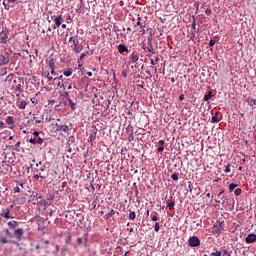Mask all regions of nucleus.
I'll use <instances>...</instances> for the list:
<instances>
[{"mask_svg": "<svg viewBox=\"0 0 256 256\" xmlns=\"http://www.w3.org/2000/svg\"><path fill=\"white\" fill-rule=\"evenodd\" d=\"M42 248L45 249V253L47 254H58L60 251V246L55 243H51L49 240H44V243L42 244Z\"/></svg>", "mask_w": 256, "mask_h": 256, "instance_id": "obj_1", "label": "nucleus"}, {"mask_svg": "<svg viewBox=\"0 0 256 256\" xmlns=\"http://www.w3.org/2000/svg\"><path fill=\"white\" fill-rule=\"evenodd\" d=\"M224 221L222 219H218L212 228L213 234L221 235L224 230Z\"/></svg>", "mask_w": 256, "mask_h": 256, "instance_id": "obj_2", "label": "nucleus"}, {"mask_svg": "<svg viewBox=\"0 0 256 256\" xmlns=\"http://www.w3.org/2000/svg\"><path fill=\"white\" fill-rule=\"evenodd\" d=\"M6 85H8V87L11 90H15L16 91V86H17V78L13 77V75H8L6 80H5Z\"/></svg>", "mask_w": 256, "mask_h": 256, "instance_id": "obj_3", "label": "nucleus"}, {"mask_svg": "<svg viewBox=\"0 0 256 256\" xmlns=\"http://www.w3.org/2000/svg\"><path fill=\"white\" fill-rule=\"evenodd\" d=\"M0 216H2L3 218H6V219H15V216H13V214H11L10 208H3L2 212L0 213Z\"/></svg>", "mask_w": 256, "mask_h": 256, "instance_id": "obj_4", "label": "nucleus"}, {"mask_svg": "<svg viewBox=\"0 0 256 256\" xmlns=\"http://www.w3.org/2000/svg\"><path fill=\"white\" fill-rule=\"evenodd\" d=\"M17 0H4L3 6L6 11H10L12 7H15Z\"/></svg>", "mask_w": 256, "mask_h": 256, "instance_id": "obj_5", "label": "nucleus"}, {"mask_svg": "<svg viewBox=\"0 0 256 256\" xmlns=\"http://www.w3.org/2000/svg\"><path fill=\"white\" fill-rule=\"evenodd\" d=\"M81 50H83V45L80 43V40L78 39V37L74 38V48L73 51L75 53H80Z\"/></svg>", "mask_w": 256, "mask_h": 256, "instance_id": "obj_6", "label": "nucleus"}, {"mask_svg": "<svg viewBox=\"0 0 256 256\" xmlns=\"http://www.w3.org/2000/svg\"><path fill=\"white\" fill-rule=\"evenodd\" d=\"M189 245L192 248H198L201 245V241L199 240L198 237H190L189 238Z\"/></svg>", "mask_w": 256, "mask_h": 256, "instance_id": "obj_7", "label": "nucleus"}, {"mask_svg": "<svg viewBox=\"0 0 256 256\" xmlns=\"http://www.w3.org/2000/svg\"><path fill=\"white\" fill-rule=\"evenodd\" d=\"M6 125H8L9 128H14L15 127V118L13 116H7Z\"/></svg>", "mask_w": 256, "mask_h": 256, "instance_id": "obj_8", "label": "nucleus"}, {"mask_svg": "<svg viewBox=\"0 0 256 256\" xmlns=\"http://www.w3.org/2000/svg\"><path fill=\"white\" fill-rule=\"evenodd\" d=\"M48 66L50 67V73L54 75L56 69L55 59H49Z\"/></svg>", "mask_w": 256, "mask_h": 256, "instance_id": "obj_9", "label": "nucleus"}, {"mask_svg": "<svg viewBox=\"0 0 256 256\" xmlns=\"http://www.w3.org/2000/svg\"><path fill=\"white\" fill-rule=\"evenodd\" d=\"M9 61H10L9 53H5L4 55H1V66H4L5 64H8Z\"/></svg>", "mask_w": 256, "mask_h": 256, "instance_id": "obj_10", "label": "nucleus"}, {"mask_svg": "<svg viewBox=\"0 0 256 256\" xmlns=\"http://www.w3.org/2000/svg\"><path fill=\"white\" fill-rule=\"evenodd\" d=\"M129 58H130L131 63L135 64L140 59V56H139L138 52H133V53H131Z\"/></svg>", "mask_w": 256, "mask_h": 256, "instance_id": "obj_11", "label": "nucleus"}, {"mask_svg": "<svg viewBox=\"0 0 256 256\" xmlns=\"http://www.w3.org/2000/svg\"><path fill=\"white\" fill-rule=\"evenodd\" d=\"M256 241V233H249L248 237H246V243L251 244Z\"/></svg>", "mask_w": 256, "mask_h": 256, "instance_id": "obj_12", "label": "nucleus"}, {"mask_svg": "<svg viewBox=\"0 0 256 256\" xmlns=\"http://www.w3.org/2000/svg\"><path fill=\"white\" fill-rule=\"evenodd\" d=\"M7 40H8L7 32H5V31L0 32V43L1 44H7Z\"/></svg>", "mask_w": 256, "mask_h": 256, "instance_id": "obj_13", "label": "nucleus"}, {"mask_svg": "<svg viewBox=\"0 0 256 256\" xmlns=\"http://www.w3.org/2000/svg\"><path fill=\"white\" fill-rule=\"evenodd\" d=\"M54 22L56 23V27L59 28V26L63 23V15H58V17H54Z\"/></svg>", "mask_w": 256, "mask_h": 256, "instance_id": "obj_14", "label": "nucleus"}, {"mask_svg": "<svg viewBox=\"0 0 256 256\" xmlns=\"http://www.w3.org/2000/svg\"><path fill=\"white\" fill-rule=\"evenodd\" d=\"M141 17H138V21L136 23V26H140V33L145 34L146 33V26L141 23Z\"/></svg>", "mask_w": 256, "mask_h": 256, "instance_id": "obj_15", "label": "nucleus"}, {"mask_svg": "<svg viewBox=\"0 0 256 256\" xmlns=\"http://www.w3.org/2000/svg\"><path fill=\"white\" fill-rule=\"evenodd\" d=\"M118 52L119 53H128L129 52V50H128V47H126V45L125 44H119L118 45Z\"/></svg>", "mask_w": 256, "mask_h": 256, "instance_id": "obj_16", "label": "nucleus"}, {"mask_svg": "<svg viewBox=\"0 0 256 256\" xmlns=\"http://www.w3.org/2000/svg\"><path fill=\"white\" fill-rule=\"evenodd\" d=\"M88 134L90 135V142H95L97 139V131H89Z\"/></svg>", "mask_w": 256, "mask_h": 256, "instance_id": "obj_17", "label": "nucleus"}, {"mask_svg": "<svg viewBox=\"0 0 256 256\" xmlns=\"http://www.w3.org/2000/svg\"><path fill=\"white\" fill-rule=\"evenodd\" d=\"M114 215H116V211L112 209L109 211V213H106L104 215V219H111L113 218Z\"/></svg>", "mask_w": 256, "mask_h": 256, "instance_id": "obj_18", "label": "nucleus"}, {"mask_svg": "<svg viewBox=\"0 0 256 256\" xmlns=\"http://www.w3.org/2000/svg\"><path fill=\"white\" fill-rule=\"evenodd\" d=\"M16 91H19V93L23 91L20 78H17V81H16Z\"/></svg>", "mask_w": 256, "mask_h": 256, "instance_id": "obj_19", "label": "nucleus"}, {"mask_svg": "<svg viewBox=\"0 0 256 256\" xmlns=\"http://www.w3.org/2000/svg\"><path fill=\"white\" fill-rule=\"evenodd\" d=\"M27 107V101L26 100H21L20 103L18 104V109H26Z\"/></svg>", "mask_w": 256, "mask_h": 256, "instance_id": "obj_20", "label": "nucleus"}, {"mask_svg": "<svg viewBox=\"0 0 256 256\" xmlns=\"http://www.w3.org/2000/svg\"><path fill=\"white\" fill-rule=\"evenodd\" d=\"M71 243H72V233H68V235L66 236L65 244L71 245Z\"/></svg>", "mask_w": 256, "mask_h": 256, "instance_id": "obj_21", "label": "nucleus"}, {"mask_svg": "<svg viewBox=\"0 0 256 256\" xmlns=\"http://www.w3.org/2000/svg\"><path fill=\"white\" fill-rule=\"evenodd\" d=\"M33 134L36 136V143L42 144L43 143V138L39 137V132L35 131Z\"/></svg>", "mask_w": 256, "mask_h": 256, "instance_id": "obj_22", "label": "nucleus"}, {"mask_svg": "<svg viewBox=\"0 0 256 256\" xmlns=\"http://www.w3.org/2000/svg\"><path fill=\"white\" fill-rule=\"evenodd\" d=\"M7 225L9 227H11V229H15V227L18 226V222L17 221H9V222H7Z\"/></svg>", "mask_w": 256, "mask_h": 256, "instance_id": "obj_23", "label": "nucleus"}, {"mask_svg": "<svg viewBox=\"0 0 256 256\" xmlns=\"http://www.w3.org/2000/svg\"><path fill=\"white\" fill-rule=\"evenodd\" d=\"M212 96H213L212 91H208V93L205 94V96L203 97V100L209 101V99H212Z\"/></svg>", "mask_w": 256, "mask_h": 256, "instance_id": "obj_24", "label": "nucleus"}, {"mask_svg": "<svg viewBox=\"0 0 256 256\" xmlns=\"http://www.w3.org/2000/svg\"><path fill=\"white\" fill-rule=\"evenodd\" d=\"M68 102H69V106H70V108L72 109V110H76V104H75V102H73V100L72 99H68Z\"/></svg>", "mask_w": 256, "mask_h": 256, "instance_id": "obj_25", "label": "nucleus"}, {"mask_svg": "<svg viewBox=\"0 0 256 256\" xmlns=\"http://www.w3.org/2000/svg\"><path fill=\"white\" fill-rule=\"evenodd\" d=\"M63 74H64L66 77H70V75L73 74V69L64 70Z\"/></svg>", "mask_w": 256, "mask_h": 256, "instance_id": "obj_26", "label": "nucleus"}, {"mask_svg": "<svg viewBox=\"0 0 256 256\" xmlns=\"http://www.w3.org/2000/svg\"><path fill=\"white\" fill-rule=\"evenodd\" d=\"M34 178L35 180H39V178H47V176L45 175H42V173L40 172H37L35 175H34Z\"/></svg>", "mask_w": 256, "mask_h": 256, "instance_id": "obj_27", "label": "nucleus"}, {"mask_svg": "<svg viewBox=\"0 0 256 256\" xmlns=\"http://www.w3.org/2000/svg\"><path fill=\"white\" fill-rule=\"evenodd\" d=\"M129 218H130L131 220H134L135 218H137L136 212H135V211H130V213H129Z\"/></svg>", "mask_w": 256, "mask_h": 256, "instance_id": "obj_28", "label": "nucleus"}, {"mask_svg": "<svg viewBox=\"0 0 256 256\" xmlns=\"http://www.w3.org/2000/svg\"><path fill=\"white\" fill-rule=\"evenodd\" d=\"M49 75H50L49 70H44V71L42 72V76H43L45 79H48V80H49Z\"/></svg>", "mask_w": 256, "mask_h": 256, "instance_id": "obj_29", "label": "nucleus"}, {"mask_svg": "<svg viewBox=\"0 0 256 256\" xmlns=\"http://www.w3.org/2000/svg\"><path fill=\"white\" fill-rule=\"evenodd\" d=\"M238 184H235V183H231L229 184V191L230 193H232L233 189L237 188Z\"/></svg>", "mask_w": 256, "mask_h": 256, "instance_id": "obj_30", "label": "nucleus"}, {"mask_svg": "<svg viewBox=\"0 0 256 256\" xmlns=\"http://www.w3.org/2000/svg\"><path fill=\"white\" fill-rule=\"evenodd\" d=\"M248 104L249 105H256V99H253L252 97L248 98Z\"/></svg>", "mask_w": 256, "mask_h": 256, "instance_id": "obj_31", "label": "nucleus"}, {"mask_svg": "<svg viewBox=\"0 0 256 256\" xmlns=\"http://www.w3.org/2000/svg\"><path fill=\"white\" fill-rule=\"evenodd\" d=\"M171 178H172L173 181H178L179 180L178 173H172Z\"/></svg>", "mask_w": 256, "mask_h": 256, "instance_id": "obj_32", "label": "nucleus"}, {"mask_svg": "<svg viewBox=\"0 0 256 256\" xmlns=\"http://www.w3.org/2000/svg\"><path fill=\"white\" fill-rule=\"evenodd\" d=\"M15 234L18 235V237H22L23 235V229H16Z\"/></svg>", "mask_w": 256, "mask_h": 256, "instance_id": "obj_33", "label": "nucleus"}, {"mask_svg": "<svg viewBox=\"0 0 256 256\" xmlns=\"http://www.w3.org/2000/svg\"><path fill=\"white\" fill-rule=\"evenodd\" d=\"M234 194H235V196H241V194H242V189H241V188L235 189Z\"/></svg>", "mask_w": 256, "mask_h": 256, "instance_id": "obj_34", "label": "nucleus"}, {"mask_svg": "<svg viewBox=\"0 0 256 256\" xmlns=\"http://www.w3.org/2000/svg\"><path fill=\"white\" fill-rule=\"evenodd\" d=\"M160 229H161V226H160L159 222H155V226H154L155 232H159Z\"/></svg>", "mask_w": 256, "mask_h": 256, "instance_id": "obj_35", "label": "nucleus"}, {"mask_svg": "<svg viewBox=\"0 0 256 256\" xmlns=\"http://www.w3.org/2000/svg\"><path fill=\"white\" fill-rule=\"evenodd\" d=\"M210 256H222L221 251L211 252Z\"/></svg>", "mask_w": 256, "mask_h": 256, "instance_id": "obj_36", "label": "nucleus"}, {"mask_svg": "<svg viewBox=\"0 0 256 256\" xmlns=\"http://www.w3.org/2000/svg\"><path fill=\"white\" fill-rule=\"evenodd\" d=\"M174 207H175V202H170V203L168 204L169 210H174Z\"/></svg>", "mask_w": 256, "mask_h": 256, "instance_id": "obj_37", "label": "nucleus"}, {"mask_svg": "<svg viewBox=\"0 0 256 256\" xmlns=\"http://www.w3.org/2000/svg\"><path fill=\"white\" fill-rule=\"evenodd\" d=\"M147 50L149 53H152V55L155 53V50L152 45H150V47H147Z\"/></svg>", "mask_w": 256, "mask_h": 256, "instance_id": "obj_38", "label": "nucleus"}, {"mask_svg": "<svg viewBox=\"0 0 256 256\" xmlns=\"http://www.w3.org/2000/svg\"><path fill=\"white\" fill-rule=\"evenodd\" d=\"M218 113L215 114V116H212V120L214 121V123H218L219 118H218Z\"/></svg>", "mask_w": 256, "mask_h": 256, "instance_id": "obj_39", "label": "nucleus"}, {"mask_svg": "<svg viewBox=\"0 0 256 256\" xmlns=\"http://www.w3.org/2000/svg\"><path fill=\"white\" fill-rule=\"evenodd\" d=\"M48 22H55V15L48 16Z\"/></svg>", "mask_w": 256, "mask_h": 256, "instance_id": "obj_40", "label": "nucleus"}, {"mask_svg": "<svg viewBox=\"0 0 256 256\" xmlns=\"http://www.w3.org/2000/svg\"><path fill=\"white\" fill-rule=\"evenodd\" d=\"M9 134V131H4V132H1L0 136L3 138V139H6V135Z\"/></svg>", "mask_w": 256, "mask_h": 256, "instance_id": "obj_41", "label": "nucleus"}, {"mask_svg": "<svg viewBox=\"0 0 256 256\" xmlns=\"http://www.w3.org/2000/svg\"><path fill=\"white\" fill-rule=\"evenodd\" d=\"M224 172H226V173L231 172L230 164H228V165L225 166Z\"/></svg>", "mask_w": 256, "mask_h": 256, "instance_id": "obj_42", "label": "nucleus"}, {"mask_svg": "<svg viewBox=\"0 0 256 256\" xmlns=\"http://www.w3.org/2000/svg\"><path fill=\"white\" fill-rule=\"evenodd\" d=\"M30 143L35 144L37 143V136L35 135L34 138H30Z\"/></svg>", "mask_w": 256, "mask_h": 256, "instance_id": "obj_43", "label": "nucleus"}, {"mask_svg": "<svg viewBox=\"0 0 256 256\" xmlns=\"http://www.w3.org/2000/svg\"><path fill=\"white\" fill-rule=\"evenodd\" d=\"M83 243V238L79 237L77 238V245H82Z\"/></svg>", "mask_w": 256, "mask_h": 256, "instance_id": "obj_44", "label": "nucleus"}, {"mask_svg": "<svg viewBox=\"0 0 256 256\" xmlns=\"http://www.w3.org/2000/svg\"><path fill=\"white\" fill-rule=\"evenodd\" d=\"M13 191H14V193H20L21 189L19 188V186H15Z\"/></svg>", "mask_w": 256, "mask_h": 256, "instance_id": "obj_45", "label": "nucleus"}, {"mask_svg": "<svg viewBox=\"0 0 256 256\" xmlns=\"http://www.w3.org/2000/svg\"><path fill=\"white\" fill-rule=\"evenodd\" d=\"M209 45H210V47H214V45H215V40H214V39H211V40L209 41Z\"/></svg>", "mask_w": 256, "mask_h": 256, "instance_id": "obj_46", "label": "nucleus"}, {"mask_svg": "<svg viewBox=\"0 0 256 256\" xmlns=\"http://www.w3.org/2000/svg\"><path fill=\"white\" fill-rule=\"evenodd\" d=\"M0 243H2L3 245H6L8 243V241L6 240V238H2L0 240Z\"/></svg>", "mask_w": 256, "mask_h": 256, "instance_id": "obj_47", "label": "nucleus"}, {"mask_svg": "<svg viewBox=\"0 0 256 256\" xmlns=\"http://www.w3.org/2000/svg\"><path fill=\"white\" fill-rule=\"evenodd\" d=\"M223 254H225V256H231L230 252L227 251V249H224V250H223Z\"/></svg>", "mask_w": 256, "mask_h": 256, "instance_id": "obj_48", "label": "nucleus"}, {"mask_svg": "<svg viewBox=\"0 0 256 256\" xmlns=\"http://www.w3.org/2000/svg\"><path fill=\"white\" fill-rule=\"evenodd\" d=\"M152 221H155V223H157V221H159V218L157 215L152 216Z\"/></svg>", "mask_w": 256, "mask_h": 256, "instance_id": "obj_49", "label": "nucleus"}, {"mask_svg": "<svg viewBox=\"0 0 256 256\" xmlns=\"http://www.w3.org/2000/svg\"><path fill=\"white\" fill-rule=\"evenodd\" d=\"M87 53H88V52L81 53V55H80V60H83V59L86 57Z\"/></svg>", "mask_w": 256, "mask_h": 256, "instance_id": "obj_50", "label": "nucleus"}, {"mask_svg": "<svg viewBox=\"0 0 256 256\" xmlns=\"http://www.w3.org/2000/svg\"><path fill=\"white\" fill-rule=\"evenodd\" d=\"M53 80H57V78H54L51 76V74H49L48 82H52Z\"/></svg>", "mask_w": 256, "mask_h": 256, "instance_id": "obj_51", "label": "nucleus"}, {"mask_svg": "<svg viewBox=\"0 0 256 256\" xmlns=\"http://www.w3.org/2000/svg\"><path fill=\"white\" fill-rule=\"evenodd\" d=\"M157 151H159V153H161L162 151H164V146H159V147L157 148Z\"/></svg>", "mask_w": 256, "mask_h": 256, "instance_id": "obj_52", "label": "nucleus"}, {"mask_svg": "<svg viewBox=\"0 0 256 256\" xmlns=\"http://www.w3.org/2000/svg\"><path fill=\"white\" fill-rule=\"evenodd\" d=\"M179 99H180V101H184L185 95L184 94H180Z\"/></svg>", "mask_w": 256, "mask_h": 256, "instance_id": "obj_53", "label": "nucleus"}, {"mask_svg": "<svg viewBox=\"0 0 256 256\" xmlns=\"http://www.w3.org/2000/svg\"><path fill=\"white\" fill-rule=\"evenodd\" d=\"M35 249L38 251V253H40V244H36Z\"/></svg>", "mask_w": 256, "mask_h": 256, "instance_id": "obj_54", "label": "nucleus"}, {"mask_svg": "<svg viewBox=\"0 0 256 256\" xmlns=\"http://www.w3.org/2000/svg\"><path fill=\"white\" fill-rule=\"evenodd\" d=\"M74 41H75V37L73 36L69 37V42H73V45H74Z\"/></svg>", "mask_w": 256, "mask_h": 256, "instance_id": "obj_55", "label": "nucleus"}, {"mask_svg": "<svg viewBox=\"0 0 256 256\" xmlns=\"http://www.w3.org/2000/svg\"><path fill=\"white\" fill-rule=\"evenodd\" d=\"M159 143H160V146H161V147H164V145H165L164 140H159Z\"/></svg>", "mask_w": 256, "mask_h": 256, "instance_id": "obj_56", "label": "nucleus"}, {"mask_svg": "<svg viewBox=\"0 0 256 256\" xmlns=\"http://www.w3.org/2000/svg\"><path fill=\"white\" fill-rule=\"evenodd\" d=\"M21 146V142H17L15 147H16V150H18V148Z\"/></svg>", "mask_w": 256, "mask_h": 256, "instance_id": "obj_57", "label": "nucleus"}, {"mask_svg": "<svg viewBox=\"0 0 256 256\" xmlns=\"http://www.w3.org/2000/svg\"><path fill=\"white\" fill-rule=\"evenodd\" d=\"M4 126H5L4 121H0V128H4Z\"/></svg>", "mask_w": 256, "mask_h": 256, "instance_id": "obj_58", "label": "nucleus"}, {"mask_svg": "<svg viewBox=\"0 0 256 256\" xmlns=\"http://www.w3.org/2000/svg\"><path fill=\"white\" fill-rule=\"evenodd\" d=\"M48 200H54V195H49Z\"/></svg>", "mask_w": 256, "mask_h": 256, "instance_id": "obj_59", "label": "nucleus"}, {"mask_svg": "<svg viewBox=\"0 0 256 256\" xmlns=\"http://www.w3.org/2000/svg\"><path fill=\"white\" fill-rule=\"evenodd\" d=\"M58 87H64V83L58 82Z\"/></svg>", "mask_w": 256, "mask_h": 256, "instance_id": "obj_60", "label": "nucleus"}, {"mask_svg": "<svg viewBox=\"0 0 256 256\" xmlns=\"http://www.w3.org/2000/svg\"><path fill=\"white\" fill-rule=\"evenodd\" d=\"M159 63V56L155 58V64Z\"/></svg>", "mask_w": 256, "mask_h": 256, "instance_id": "obj_61", "label": "nucleus"}, {"mask_svg": "<svg viewBox=\"0 0 256 256\" xmlns=\"http://www.w3.org/2000/svg\"><path fill=\"white\" fill-rule=\"evenodd\" d=\"M151 64H152V66H155V60L154 59H151Z\"/></svg>", "mask_w": 256, "mask_h": 256, "instance_id": "obj_62", "label": "nucleus"}, {"mask_svg": "<svg viewBox=\"0 0 256 256\" xmlns=\"http://www.w3.org/2000/svg\"><path fill=\"white\" fill-rule=\"evenodd\" d=\"M58 80H63V75H59V77H57Z\"/></svg>", "mask_w": 256, "mask_h": 256, "instance_id": "obj_63", "label": "nucleus"}, {"mask_svg": "<svg viewBox=\"0 0 256 256\" xmlns=\"http://www.w3.org/2000/svg\"><path fill=\"white\" fill-rule=\"evenodd\" d=\"M34 120L36 121V123H41V120H38V118H34Z\"/></svg>", "mask_w": 256, "mask_h": 256, "instance_id": "obj_64", "label": "nucleus"}]
</instances>
